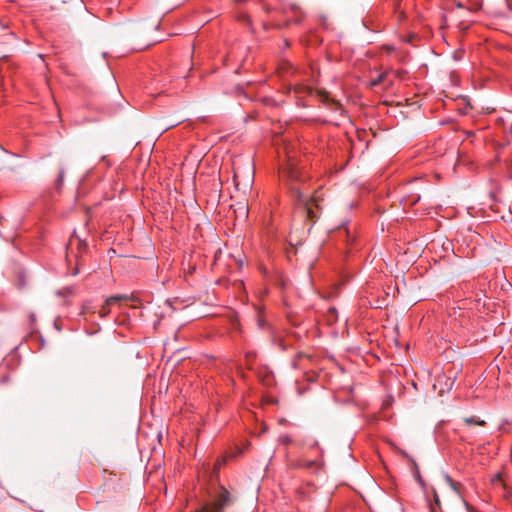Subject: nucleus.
<instances>
[{"mask_svg":"<svg viewBox=\"0 0 512 512\" xmlns=\"http://www.w3.org/2000/svg\"><path fill=\"white\" fill-rule=\"evenodd\" d=\"M209 501L204 502L194 512H223L230 503V493L220 484H212L208 490Z\"/></svg>","mask_w":512,"mask_h":512,"instance_id":"nucleus-1","label":"nucleus"},{"mask_svg":"<svg viewBox=\"0 0 512 512\" xmlns=\"http://www.w3.org/2000/svg\"><path fill=\"white\" fill-rule=\"evenodd\" d=\"M281 173L283 177L287 178L292 183L302 182L304 179L301 168L292 159H289L282 165Z\"/></svg>","mask_w":512,"mask_h":512,"instance_id":"nucleus-2","label":"nucleus"},{"mask_svg":"<svg viewBox=\"0 0 512 512\" xmlns=\"http://www.w3.org/2000/svg\"><path fill=\"white\" fill-rule=\"evenodd\" d=\"M292 190L296 194L297 198L304 203L303 212L307 215L309 219L314 221L317 218V215L315 214L312 207V202H314L315 199H312L310 202H307L305 201V197L301 192L300 188H298L297 186H293Z\"/></svg>","mask_w":512,"mask_h":512,"instance_id":"nucleus-3","label":"nucleus"},{"mask_svg":"<svg viewBox=\"0 0 512 512\" xmlns=\"http://www.w3.org/2000/svg\"><path fill=\"white\" fill-rule=\"evenodd\" d=\"M123 299V296L117 295V296H111L108 299H106L105 303L101 306L99 309V316L104 318L110 313V306L118 301Z\"/></svg>","mask_w":512,"mask_h":512,"instance_id":"nucleus-4","label":"nucleus"},{"mask_svg":"<svg viewBox=\"0 0 512 512\" xmlns=\"http://www.w3.org/2000/svg\"><path fill=\"white\" fill-rule=\"evenodd\" d=\"M325 318H326V321L329 325H332L333 323H335L338 319V312L335 308H329L327 310V313L325 315Z\"/></svg>","mask_w":512,"mask_h":512,"instance_id":"nucleus-5","label":"nucleus"},{"mask_svg":"<svg viewBox=\"0 0 512 512\" xmlns=\"http://www.w3.org/2000/svg\"><path fill=\"white\" fill-rule=\"evenodd\" d=\"M464 422L467 424V425H472V424H475V425H479V426H484L485 425V421L483 420H479L477 417L475 416H471V417H467L464 419Z\"/></svg>","mask_w":512,"mask_h":512,"instance_id":"nucleus-6","label":"nucleus"},{"mask_svg":"<svg viewBox=\"0 0 512 512\" xmlns=\"http://www.w3.org/2000/svg\"><path fill=\"white\" fill-rule=\"evenodd\" d=\"M225 460H220L218 459L215 464H214V468H213V471H212V474H211V480H213L214 478H217L218 477V472L222 466V464L224 463Z\"/></svg>","mask_w":512,"mask_h":512,"instance_id":"nucleus-7","label":"nucleus"},{"mask_svg":"<svg viewBox=\"0 0 512 512\" xmlns=\"http://www.w3.org/2000/svg\"><path fill=\"white\" fill-rule=\"evenodd\" d=\"M446 482L450 485V487L458 494L460 495V492L458 490V483L454 482L452 478L449 475H445Z\"/></svg>","mask_w":512,"mask_h":512,"instance_id":"nucleus-8","label":"nucleus"},{"mask_svg":"<svg viewBox=\"0 0 512 512\" xmlns=\"http://www.w3.org/2000/svg\"><path fill=\"white\" fill-rule=\"evenodd\" d=\"M279 442L284 445H288L292 443V438L289 435H282L279 437Z\"/></svg>","mask_w":512,"mask_h":512,"instance_id":"nucleus-9","label":"nucleus"},{"mask_svg":"<svg viewBox=\"0 0 512 512\" xmlns=\"http://www.w3.org/2000/svg\"><path fill=\"white\" fill-rule=\"evenodd\" d=\"M384 75H379L376 79L371 80L370 85L371 87L379 85L383 81Z\"/></svg>","mask_w":512,"mask_h":512,"instance_id":"nucleus-10","label":"nucleus"},{"mask_svg":"<svg viewBox=\"0 0 512 512\" xmlns=\"http://www.w3.org/2000/svg\"><path fill=\"white\" fill-rule=\"evenodd\" d=\"M63 179H64V170H61L59 172L58 179H57L58 184H61L63 182Z\"/></svg>","mask_w":512,"mask_h":512,"instance_id":"nucleus-11","label":"nucleus"},{"mask_svg":"<svg viewBox=\"0 0 512 512\" xmlns=\"http://www.w3.org/2000/svg\"><path fill=\"white\" fill-rule=\"evenodd\" d=\"M434 500L436 503H439V497H438V494L436 492H434Z\"/></svg>","mask_w":512,"mask_h":512,"instance_id":"nucleus-12","label":"nucleus"},{"mask_svg":"<svg viewBox=\"0 0 512 512\" xmlns=\"http://www.w3.org/2000/svg\"><path fill=\"white\" fill-rule=\"evenodd\" d=\"M30 319H31V321H32V322H34V321H35V315H34V314H31V315H30Z\"/></svg>","mask_w":512,"mask_h":512,"instance_id":"nucleus-13","label":"nucleus"},{"mask_svg":"<svg viewBox=\"0 0 512 512\" xmlns=\"http://www.w3.org/2000/svg\"><path fill=\"white\" fill-rule=\"evenodd\" d=\"M463 502H464V505L468 507V503L465 500H463Z\"/></svg>","mask_w":512,"mask_h":512,"instance_id":"nucleus-14","label":"nucleus"}]
</instances>
